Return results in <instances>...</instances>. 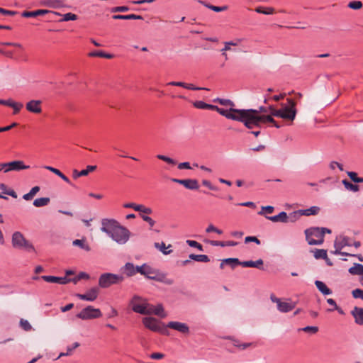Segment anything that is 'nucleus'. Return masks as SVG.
Instances as JSON below:
<instances>
[{
	"instance_id": "nucleus-1",
	"label": "nucleus",
	"mask_w": 363,
	"mask_h": 363,
	"mask_svg": "<svg viewBox=\"0 0 363 363\" xmlns=\"http://www.w3.org/2000/svg\"><path fill=\"white\" fill-rule=\"evenodd\" d=\"M101 230L108 234L117 243L123 245L130 238V233L113 219H104Z\"/></svg>"
},
{
	"instance_id": "nucleus-2",
	"label": "nucleus",
	"mask_w": 363,
	"mask_h": 363,
	"mask_svg": "<svg viewBox=\"0 0 363 363\" xmlns=\"http://www.w3.org/2000/svg\"><path fill=\"white\" fill-rule=\"evenodd\" d=\"M235 121L242 123L248 129L261 127L260 115H257L256 109H238Z\"/></svg>"
},
{
	"instance_id": "nucleus-3",
	"label": "nucleus",
	"mask_w": 363,
	"mask_h": 363,
	"mask_svg": "<svg viewBox=\"0 0 363 363\" xmlns=\"http://www.w3.org/2000/svg\"><path fill=\"white\" fill-rule=\"evenodd\" d=\"M287 105H284L281 104L282 108L280 109H276L272 106L269 107V111H270V116L279 117L284 120L293 121L296 116L297 109H296V101L290 98L286 99Z\"/></svg>"
},
{
	"instance_id": "nucleus-4",
	"label": "nucleus",
	"mask_w": 363,
	"mask_h": 363,
	"mask_svg": "<svg viewBox=\"0 0 363 363\" xmlns=\"http://www.w3.org/2000/svg\"><path fill=\"white\" fill-rule=\"evenodd\" d=\"M308 243L311 245H320L324 240V231L320 228H311L305 231Z\"/></svg>"
},
{
	"instance_id": "nucleus-5",
	"label": "nucleus",
	"mask_w": 363,
	"mask_h": 363,
	"mask_svg": "<svg viewBox=\"0 0 363 363\" xmlns=\"http://www.w3.org/2000/svg\"><path fill=\"white\" fill-rule=\"evenodd\" d=\"M12 246L14 248L25 249L28 251H34L33 245L27 240L23 235L18 231L13 233L12 235Z\"/></svg>"
},
{
	"instance_id": "nucleus-6",
	"label": "nucleus",
	"mask_w": 363,
	"mask_h": 363,
	"mask_svg": "<svg viewBox=\"0 0 363 363\" xmlns=\"http://www.w3.org/2000/svg\"><path fill=\"white\" fill-rule=\"evenodd\" d=\"M144 276L149 279L164 283L167 285H171L173 284V280L168 279L165 274L160 272L159 270L153 269L149 265L147 266Z\"/></svg>"
},
{
	"instance_id": "nucleus-7",
	"label": "nucleus",
	"mask_w": 363,
	"mask_h": 363,
	"mask_svg": "<svg viewBox=\"0 0 363 363\" xmlns=\"http://www.w3.org/2000/svg\"><path fill=\"white\" fill-rule=\"evenodd\" d=\"M124 280L122 275H118L112 273H105L100 276L99 285L101 288H108L113 284L121 283Z\"/></svg>"
},
{
	"instance_id": "nucleus-8",
	"label": "nucleus",
	"mask_w": 363,
	"mask_h": 363,
	"mask_svg": "<svg viewBox=\"0 0 363 363\" xmlns=\"http://www.w3.org/2000/svg\"><path fill=\"white\" fill-rule=\"evenodd\" d=\"M102 316L101 311L99 308H94L91 306H89L83 308L76 317L82 320L95 319Z\"/></svg>"
},
{
	"instance_id": "nucleus-9",
	"label": "nucleus",
	"mask_w": 363,
	"mask_h": 363,
	"mask_svg": "<svg viewBox=\"0 0 363 363\" xmlns=\"http://www.w3.org/2000/svg\"><path fill=\"white\" fill-rule=\"evenodd\" d=\"M0 166L4 170V172L10 171H20L29 169V166L25 165L22 160H14L7 163H1Z\"/></svg>"
},
{
	"instance_id": "nucleus-10",
	"label": "nucleus",
	"mask_w": 363,
	"mask_h": 363,
	"mask_svg": "<svg viewBox=\"0 0 363 363\" xmlns=\"http://www.w3.org/2000/svg\"><path fill=\"white\" fill-rule=\"evenodd\" d=\"M270 299L277 304V308L281 312L286 313L295 308V303L282 302L280 298H277L274 294H271Z\"/></svg>"
},
{
	"instance_id": "nucleus-11",
	"label": "nucleus",
	"mask_w": 363,
	"mask_h": 363,
	"mask_svg": "<svg viewBox=\"0 0 363 363\" xmlns=\"http://www.w3.org/2000/svg\"><path fill=\"white\" fill-rule=\"evenodd\" d=\"M141 298L139 296H135L130 301V305L132 307V310L138 313L147 315L148 312L145 311V307L147 306V303H140Z\"/></svg>"
},
{
	"instance_id": "nucleus-12",
	"label": "nucleus",
	"mask_w": 363,
	"mask_h": 363,
	"mask_svg": "<svg viewBox=\"0 0 363 363\" xmlns=\"http://www.w3.org/2000/svg\"><path fill=\"white\" fill-rule=\"evenodd\" d=\"M144 325L154 332H162L163 328L160 326V323L152 317H146L143 319Z\"/></svg>"
},
{
	"instance_id": "nucleus-13",
	"label": "nucleus",
	"mask_w": 363,
	"mask_h": 363,
	"mask_svg": "<svg viewBox=\"0 0 363 363\" xmlns=\"http://www.w3.org/2000/svg\"><path fill=\"white\" fill-rule=\"evenodd\" d=\"M212 110L216 111L218 113H219L220 115L225 116V118L228 119H231L233 121H235L237 114L235 113V111H238V109L230 108V109H224L222 108H219L217 106H213Z\"/></svg>"
},
{
	"instance_id": "nucleus-14",
	"label": "nucleus",
	"mask_w": 363,
	"mask_h": 363,
	"mask_svg": "<svg viewBox=\"0 0 363 363\" xmlns=\"http://www.w3.org/2000/svg\"><path fill=\"white\" fill-rule=\"evenodd\" d=\"M42 101L30 100L26 104V110L30 113L39 114L42 112Z\"/></svg>"
},
{
	"instance_id": "nucleus-15",
	"label": "nucleus",
	"mask_w": 363,
	"mask_h": 363,
	"mask_svg": "<svg viewBox=\"0 0 363 363\" xmlns=\"http://www.w3.org/2000/svg\"><path fill=\"white\" fill-rule=\"evenodd\" d=\"M99 291V290L97 287H93L90 290H89L86 294H77L76 296L82 300L93 301L97 298Z\"/></svg>"
},
{
	"instance_id": "nucleus-16",
	"label": "nucleus",
	"mask_w": 363,
	"mask_h": 363,
	"mask_svg": "<svg viewBox=\"0 0 363 363\" xmlns=\"http://www.w3.org/2000/svg\"><path fill=\"white\" fill-rule=\"evenodd\" d=\"M167 327L177 330L183 334H189V328L186 323L171 321L168 323Z\"/></svg>"
},
{
	"instance_id": "nucleus-17",
	"label": "nucleus",
	"mask_w": 363,
	"mask_h": 363,
	"mask_svg": "<svg viewBox=\"0 0 363 363\" xmlns=\"http://www.w3.org/2000/svg\"><path fill=\"white\" fill-rule=\"evenodd\" d=\"M51 13L55 16H62L60 13L56 11H52L45 9H39L33 11H23L22 13L23 17L30 18V17H36L38 16L44 15L45 13Z\"/></svg>"
},
{
	"instance_id": "nucleus-18",
	"label": "nucleus",
	"mask_w": 363,
	"mask_h": 363,
	"mask_svg": "<svg viewBox=\"0 0 363 363\" xmlns=\"http://www.w3.org/2000/svg\"><path fill=\"white\" fill-rule=\"evenodd\" d=\"M41 279L49 283H57L60 284H66L69 283V280H67V277H59L55 276H42Z\"/></svg>"
},
{
	"instance_id": "nucleus-19",
	"label": "nucleus",
	"mask_w": 363,
	"mask_h": 363,
	"mask_svg": "<svg viewBox=\"0 0 363 363\" xmlns=\"http://www.w3.org/2000/svg\"><path fill=\"white\" fill-rule=\"evenodd\" d=\"M97 167L96 165H88L86 169H83L82 171H78L77 169H74L72 171V177L74 179H77L79 177H84L89 174V172H92L96 169Z\"/></svg>"
},
{
	"instance_id": "nucleus-20",
	"label": "nucleus",
	"mask_w": 363,
	"mask_h": 363,
	"mask_svg": "<svg viewBox=\"0 0 363 363\" xmlns=\"http://www.w3.org/2000/svg\"><path fill=\"white\" fill-rule=\"evenodd\" d=\"M355 323L358 325H363V308L355 306L351 312Z\"/></svg>"
},
{
	"instance_id": "nucleus-21",
	"label": "nucleus",
	"mask_w": 363,
	"mask_h": 363,
	"mask_svg": "<svg viewBox=\"0 0 363 363\" xmlns=\"http://www.w3.org/2000/svg\"><path fill=\"white\" fill-rule=\"evenodd\" d=\"M266 218L274 222V223H277V222L287 223L289 217L286 212L282 211L276 216H266Z\"/></svg>"
},
{
	"instance_id": "nucleus-22",
	"label": "nucleus",
	"mask_w": 363,
	"mask_h": 363,
	"mask_svg": "<svg viewBox=\"0 0 363 363\" xmlns=\"http://www.w3.org/2000/svg\"><path fill=\"white\" fill-rule=\"evenodd\" d=\"M241 266L243 267H255L259 269H263V260L259 259L257 261H244L241 262Z\"/></svg>"
},
{
	"instance_id": "nucleus-23",
	"label": "nucleus",
	"mask_w": 363,
	"mask_h": 363,
	"mask_svg": "<svg viewBox=\"0 0 363 363\" xmlns=\"http://www.w3.org/2000/svg\"><path fill=\"white\" fill-rule=\"evenodd\" d=\"M113 19L115 20H143V17L140 15L136 14H129V15H121L116 14L112 16Z\"/></svg>"
},
{
	"instance_id": "nucleus-24",
	"label": "nucleus",
	"mask_w": 363,
	"mask_h": 363,
	"mask_svg": "<svg viewBox=\"0 0 363 363\" xmlns=\"http://www.w3.org/2000/svg\"><path fill=\"white\" fill-rule=\"evenodd\" d=\"M315 284L318 289L324 295H329L332 291L321 281H315Z\"/></svg>"
},
{
	"instance_id": "nucleus-25",
	"label": "nucleus",
	"mask_w": 363,
	"mask_h": 363,
	"mask_svg": "<svg viewBox=\"0 0 363 363\" xmlns=\"http://www.w3.org/2000/svg\"><path fill=\"white\" fill-rule=\"evenodd\" d=\"M320 211V208L318 206H312L307 209L300 210L298 212L302 216H309L311 215H317Z\"/></svg>"
},
{
	"instance_id": "nucleus-26",
	"label": "nucleus",
	"mask_w": 363,
	"mask_h": 363,
	"mask_svg": "<svg viewBox=\"0 0 363 363\" xmlns=\"http://www.w3.org/2000/svg\"><path fill=\"white\" fill-rule=\"evenodd\" d=\"M155 314L156 315L160 316L162 318H164L166 314L164 311V308L162 304H157V306H154V311H149L147 315Z\"/></svg>"
},
{
	"instance_id": "nucleus-27",
	"label": "nucleus",
	"mask_w": 363,
	"mask_h": 363,
	"mask_svg": "<svg viewBox=\"0 0 363 363\" xmlns=\"http://www.w3.org/2000/svg\"><path fill=\"white\" fill-rule=\"evenodd\" d=\"M123 272L127 277H132L135 274V267L133 263L127 262L123 267Z\"/></svg>"
},
{
	"instance_id": "nucleus-28",
	"label": "nucleus",
	"mask_w": 363,
	"mask_h": 363,
	"mask_svg": "<svg viewBox=\"0 0 363 363\" xmlns=\"http://www.w3.org/2000/svg\"><path fill=\"white\" fill-rule=\"evenodd\" d=\"M349 272L353 275H363V265L356 263L349 269Z\"/></svg>"
},
{
	"instance_id": "nucleus-29",
	"label": "nucleus",
	"mask_w": 363,
	"mask_h": 363,
	"mask_svg": "<svg viewBox=\"0 0 363 363\" xmlns=\"http://www.w3.org/2000/svg\"><path fill=\"white\" fill-rule=\"evenodd\" d=\"M188 189H198L199 187L198 181L196 179H185L184 186Z\"/></svg>"
},
{
	"instance_id": "nucleus-30",
	"label": "nucleus",
	"mask_w": 363,
	"mask_h": 363,
	"mask_svg": "<svg viewBox=\"0 0 363 363\" xmlns=\"http://www.w3.org/2000/svg\"><path fill=\"white\" fill-rule=\"evenodd\" d=\"M154 245L157 249L160 250L164 255H169L172 252V250H167V249L169 247H171L172 245H169L167 247L164 242H162L161 243L155 242Z\"/></svg>"
},
{
	"instance_id": "nucleus-31",
	"label": "nucleus",
	"mask_w": 363,
	"mask_h": 363,
	"mask_svg": "<svg viewBox=\"0 0 363 363\" xmlns=\"http://www.w3.org/2000/svg\"><path fill=\"white\" fill-rule=\"evenodd\" d=\"M255 11L258 13H263L265 15L273 14L275 12V10L272 7H263L258 6L255 8Z\"/></svg>"
},
{
	"instance_id": "nucleus-32",
	"label": "nucleus",
	"mask_w": 363,
	"mask_h": 363,
	"mask_svg": "<svg viewBox=\"0 0 363 363\" xmlns=\"http://www.w3.org/2000/svg\"><path fill=\"white\" fill-rule=\"evenodd\" d=\"M199 2L203 5H204L206 7L216 11V12H220V11H225L227 10L228 9V6H213V5H211V4H206V2L201 1V0H199Z\"/></svg>"
},
{
	"instance_id": "nucleus-33",
	"label": "nucleus",
	"mask_w": 363,
	"mask_h": 363,
	"mask_svg": "<svg viewBox=\"0 0 363 363\" xmlns=\"http://www.w3.org/2000/svg\"><path fill=\"white\" fill-rule=\"evenodd\" d=\"M261 118V125L267 123H272L275 127L279 128L280 125L277 123L275 120L272 118V116H265V115H260Z\"/></svg>"
},
{
	"instance_id": "nucleus-34",
	"label": "nucleus",
	"mask_w": 363,
	"mask_h": 363,
	"mask_svg": "<svg viewBox=\"0 0 363 363\" xmlns=\"http://www.w3.org/2000/svg\"><path fill=\"white\" fill-rule=\"evenodd\" d=\"M50 201V200L48 197L39 198L34 200L33 205L36 207H42L47 206Z\"/></svg>"
},
{
	"instance_id": "nucleus-35",
	"label": "nucleus",
	"mask_w": 363,
	"mask_h": 363,
	"mask_svg": "<svg viewBox=\"0 0 363 363\" xmlns=\"http://www.w3.org/2000/svg\"><path fill=\"white\" fill-rule=\"evenodd\" d=\"M211 245L213 246H220V247H225V246H235L237 245V242L235 241H215L212 240L210 242Z\"/></svg>"
},
{
	"instance_id": "nucleus-36",
	"label": "nucleus",
	"mask_w": 363,
	"mask_h": 363,
	"mask_svg": "<svg viewBox=\"0 0 363 363\" xmlns=\"http://www.w3.org/2000/svg\"><path fill=\"white\" fill-rule=\"evenodd\" d=\"M189 258L197 262H208L210 261L209 257L206 255H194L191 254Z\"/></svg>"
},
{
	"instance_id": "nucleus-37",
	"label": "nucleus",
	"mask_w": 363,
	"mask_h": 363,
	"mask_svg": "<svg viewBox=\"0 0 363 363\" xmlns=\"http://www.w3.org/2000/svg\"><path fill=\"white\" fill-rule=\"evenodd\" d=\"M39 191L40 187L38 186H35L33 187L28 193L24 194L23 196V199L26 201L31 200Z\"/></svg>"
},
{
	"instance_id": "nucleus-38",
	"label": "nucleus",
	"mask_w": 363,
	"mask_h": 363,
	"mask_svg": "<svg viewBox=\"0 0 363 363\" xmlns=\"http://www.w3.org/2000/svg\"><path fill=\"white\" fill-rule=\"evenodd\" d=\"M90 57H104L106 59H111L113 57V55L111 54L106 53L101 50H96L92 52H90L89 54Z\"/></svg>"
},
{
	"instance_id": "nucleus-39",
	"label": "nucleus",
	"mask_w": 363,
	"mask_h": 363,
	"mask_svg": "<svg viewBox=\"0 0 363 363\" xmlns=\"http://www.w3.org/2000/svg\"><path fill=\"white\" fill-rule=\"evenodd\" d=\"M213 106L211 104H206L202 101H196L194 102V106L199 109H210L212 110Z\"/></svg>"
},
{
	"instance_id": "nucleus-40",
	"label": "nucleus",
	"mask_w": 363,
	"mask_h": 363,
	"mask_svg": "<svg viewBox=\"0 0 363 363\" xmlns=\"http://www.w3.org/2000/svg\"><path fill=\"white\" fill-rule=\"evenodd\" d=\"M223 262H225V264L230 266L233 269L237 265H241V262L238 258H226L223 259Z\"/></svg>"
},
{
	"instance_id": "nucleus-41",
	"label": "nucleus",
	"mask_w": 363,
	"mask_h": 363,
	"mask_svg": "<svg viewBox=\"0 0 363 363\" xmlns=\"http://www.w3.org/2000/svg\"><path fill=\"white\" fill-rule=\"evenodd\" d=\"M314 257L315 259H328L327 251L323 249H317L314 252Z\"/></svg>"
},
{
	"instance_id": "nucleus-42",
	"label": "nucleus",
	"mask_w": 363,
	"mask_h": 363,
	"mask_svg": "<svg viewBox=\"0 0 363 363\" xmlns=\"http://www.w3.org/2000/svg\"><path fill=\"white\" fill-rule=\"evenodd\" d=\"M227 338L229 340H232L233 345L236 347L241 349V350H245L253 345V343H252V342L240 344L239 340H238L233 339L230 337H228Z\"/></svg>"
},
{
	"instance_id": "nucleus-43",
	"label": "nucleus",
	"mask_w": 363,
	"mask_h": 363,
	"mask_svg": "<svg viewBox=\"0 0 363 363\" xmlns=\"http://www.w3.org/2000/svg\"><path fill=\"white\" fill-rule=\"evenodd\" d=\"M0 189L2 191V192L4 194L9 195V196H12L13 198H15V199L17 198V194L15 192V191H13V189L8 190L7 189V186H6V184H0Z\"/></svg>"
},
{
	"instance_id": "nucleus-44",
	"label": "nucleus",
	"mask_w": 363,
	"mask_h": 363,
	"mask_svg": "<svg viewBox=\"0 0 363 363\" xmlns=\"http://www.w3.org/2000/svg\"><path fill=\"white\" fill-rule=\"evenodd\" d=\"M342 184L347 189L351 190L354 192H357L359 190V187L357 184H353L347 179L342 181Z\"/></svg>"
},
{
	"instance_id": "nucleus-45",
	"label": "nucleus",
	"mask_w": 363,
	"mask_h": 363,
	"mask_svg": "<svg viewBox=\"0 0 363 363\" xmlns=\"http://www.w3.org/2000/svg\"><path fill=\"white\" fill-rule=\"evenodd\" d=\"M73 245L76 246H79L82 249L85 250L86 251L90 250V247L87 245L84 240H75L73 241Z\"/></svg>"
},
{
	"instance_id": "nucleus-46",
	"label": "nucleus",
	"mask_w": 363,
	"mask_h": 363,
	"mask_svg": "<svg viewBox=\"0 0 363 363\" xmlns=\"http://www.w3.org/2000/svg\"><path fill=\"white\" fill-rule=\"evenodd\" d=\"M347 174L348 177L350 178V179L352 182H354V183H362L363 182V177H359L356 172H347Z\"/></svg>"
},
{
	"instance_id": "nucleus-47",
	"label": "nucleus",
	"mask_w": 363,
	"mask_h": 363,
	"mask_svg": "<svg viewBox=\"0 0 363 363\" xmlns=\"http://www.w3.org/2000/svg\"><path fill=\"white\" fill-rule=\"evenodd\" d=\"M63 18L60 20V22L62 21H76L78 19V16L72 13H67L64 15H62Z\"/></svg>"
},
{
	"instance_id": "nucleus-48",
	"label": "nucleus",
	"mask_w": 363,
	"mask_h": 363,
	"mask_svg": "<svg viewBox=\"0 0 363 363\" xmlns=\"http://www.w3.org/2000/svg\"><path fill=\"white\" fill-rule=\"evenodd\" d=\"M339 248H343L345 246H350V238L345 236L340 237V240L337 242Z\"/></svg>"
},
{
	"instance_id": "nucleus-49",
	"label": "nucleus",
	"mask_w": 363,
	"mask_h": 363,
	"mask_svg": "<svg viewBox=\"0 0 363 363\" xmlns=\"http://www.w3.org/2000/svg\"><path fill=\"white\" fill-rule=\"evenodd\" d=\"M19 324L21 328L25 331H30L32 330V326L27 320L21 318L20 320Z\"/></svg>"
},
{
	"instance_id": "nucleus-50",
	"label": "nucleus",
	"mask_w": 363,
	"mask_h": 363,
	"mask_svg": "<svg viewBox=\"0 0 363 363\" xmlns=\"http://www.w3.org/2000/svg\"><path fill=\"white\" fill-rule=\"evenodd\" d=\"M137 211L145 213L147 215L151 214L152 213V210L151 208L146 207L144 205L139 204L138 207H136Z\"/></svg>"
},
{
	"instance_id": "nucleus-51",
	"label": "nucleus",
	"mask_w": 363,
	"mask_h": 363,
	"mask_svg": "<svg viewBox=\"0 0 363 363\" xmlns=\"http://www.w3.org/2000/svg\"><path fill=\"white\" fill-rule=\"evenodd\" d=\"M274 208L272 206H262L261 211L258 212L259 215L263 216L265 213H272Z\"/></svg>"
},
{
	"instance_id": "nucleus-52",
	"label": "nucleus",
	"mask_w": 363,
	"mask_h": 363,
	"mask_svg": "<svg viewBox=\"0 0 363 363\" xmlns=\"http://www.w3.org/2000/svg\"><path fill=\"white\" fill-rule=\"evenodd\" d=\"M157 158L160 160H162L169 164L175 165L177 164V162L175 160H174L173 159H172L169 157H167L165 155H157Z\"/></svg>"
},
{
	"instance_id": "nucleus-53",
	"label": "nucleus",
	"mask_w": 363,
	"mask_h": 363,
	"mask_svg": "<svg viewBox=\"0 0 363 363\" xmlns=\"http://www.w3.org/2000/svg\"><path fill=\"white\" fill-rule=\"evenodd\" d=\"M23 105L21 103H17L14 101H12L10 107L13 108V114H17L19 113L21 109L23 108Z\"/></svg>"
},
{
	"instance_id": "nucleus-54",
	"label": "nucleus",
	"mask_w": 363,
	"mask_h": 363,
	"mask_svg": "<svg viewBox=\"0 0 363 363\" xmlns=\"http://www.w3.org/2000/svg\"><path fill=\"white\" fill-rule=\"evenodd\" d=\"M306 333H309L311 334H315L318 331V328L317 326H306L300 329Z\"/></svg>"
},
{
	"instance_id": "nucleus-55",
	"label": "nucleus",
	"mask_w": 363,
	"mask_h": 363,
	"mask_svg": "<svg viewBox=\"0 0 363 363\" xmlns=\"http://www.w3.org/2000/svg\"><path fill=\"white\" fill-rule=\"evenodd\" d=\"M348 6L352 9H359L362 7V3L360 1H354L349 3Z\"/></svg>"
},
{
	"instance_id": "nucleus-56",
	"label": "nucleus",
	"mask_w": 363,
	"mask_h": 363,
	"mask_svg": "<svg viewBox=\"0 0 363 363\" xmlns=\"http://www.w3.org/2000/svg\"><path fill=\"white\" fill-rule=\"evenodd\" d=\"M352 296L354 298H361L363 300V290L360 289H356L352 291Z\"/></svg>"
},
{
	"instance_id": "nucleus-57",
	"label": "nucleus",
	"mask_w": 363,
	"mask_h": 363,
	"mask_svg": "<svg viewBox=\"0 0 363 363\" xmlns=\"http://www.w3.org/2000/svg\"><path fill=\"white\" fill-rule=\"evenodd\" d=\"M140 217L144 221L147 222L151 228L155 225V221L150 216L147 215L140 214Z\"/></svg>"
},
{
	"instance_id": "nucleus-58",
	"label": "nucleus",
	"mask_w": 363,
	"mask_h": 363,
	"mask_svg": "<svg viewBox=\"0 0 363 363\" xmlns=\"http://www.w3.org/2000/svg\"><path fill=\"white\" fill-rule=\"evenodd\" d=\"M186 243L190 246V247H196L197 248L198 250L202 251L203 250V246L199 243L198 242L195 241V240H188L186 241Z\"/></svg>"
},
{
	"instance_id": "nucleus-59",
	"label": "nucleus",
	"mask_w": 363,
	"mask_h": 363,
	"mask_svg": "<svg viewBox=\"0 0 363 363\" xmlns=\"http://www.w3.org/2000/svg\"><path fill=\"white\" fill-rule=\"evenodd\" d=\"M147 264H143L141 266H137L135 267V274L140 273L142 275H145V269L147 268Z\"/></svg>"
},
{
	"instance_id": "nucleus-60",
	"label": "nucleus",
	"mask_w": 363,
	"mask_h": 363,
	"mask_svg": "<svg viewBox=\"0 0 363 363\" xmlns=\"http://www.w3.org/2000/svg\"><path fill=\"white\" fill-rule=\"evenodd\" d=\"M206 233L215 232V233H216L218 234H222L223 233L222 230L218 229L217 228H216L212 224H211V225H209L208 226V228H206Z\"/></svg>"
},
{
	"instance_id": "nucleus-61",
	"label": "nucleus",
	"mask_w": 363,
	"mask_h": 363,
	"mask_svg": "<svg viewBox=\"0 0 363 363\" xmlns=\"http://www.w3.org/2000/svg\"><path fill=\"white\" fill-rule=\"evenodd\" d=\"M128 10H129V8L128 6H116V7H113L111 9V12L112 13L124 12V11H127Z\"/></svg>"
},
{
	"instance_id": "nucleus-62",
	"label": "nucleus",
	"mask_w": 363,
	"mask_h": 363,
	"mask_svg": "<svg viewBox=\"0 0 363 363\" xmlns=\"http://www.w3.org/2000/svg\"><path fill=\"white\" fill-rule=\"evenodd\" d=\"M250 242H254L257 245L260 244V240L257 237H255V236H247L245 238V243H247Z\"/></svg>"
},
{
	"instance_id": "nucleus-63",
	"label": "nucleus",
	"mask_w": 363,
	"mask_h": 363,
	"mask_svg": "<svg viewBox=\"0 0 363 363\" xmlns=\"http://www.w3.org/2000/svg\"><path fill=\"white\" fill-rule=\"evenodd\" d=\"M220 104L223 106H233V103L229 99H218L216 100Z\"/></svg>"
},
{
	"instance_id": "nucleus-64",
	"label": "nucleus",
	"mask_w": 363,
	"mask_h": 363,
	"mask_svg": "<svg viewBox=\"0 0 363 363\" xmlns=\"http://www.w3.org/2000/svg\"><path fill=\"white\" fill-rule=\"evenodd\" d=\"M44 168L50 171L51 172L54 173L55 174L57 175L58 177L60 175V174L62 173L58 169H56V168L50 167V166H45Z\"/></svg>"
}]
</instances>
